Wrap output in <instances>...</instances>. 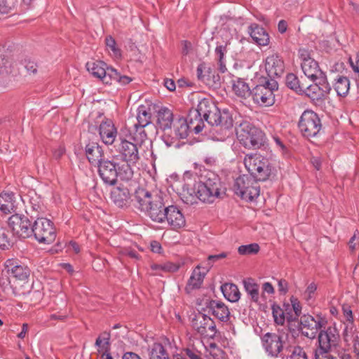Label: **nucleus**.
Segmentation results:
<instances>
[{"label": "nucleus", "instance_id": "1", "mask_svg": "<svg viewBox=\"0 0 359 359\" xmlns=\"http://www.w3.org/2000/svg\"><path fill=\"white\" fill-rule=\"evenodd\" d=\"M194 118L196 125L194 127L196 134L201 133L204 128L203 120L210 126H220L229 129L233 125V121L231 113L228 110L221 111L210 100L203 99L198 104L196 109L191 110L189 118L191 123H194Z\"/></svg>", "mask_w": 359, "mask_h": 359}, {"label": "nucleus", "instance_id": "2", "mask_svg": "<svg viewBox=\"0 0 359 359\" xmlns=\"http://www.w3.org/2000/svg\"><path fill=\"white\" fill-rule=\"evenodd\" d=\"M135 206L144 212L153 222L164 223L166 207L163 199L157 194H152L148 190L138 188L135 192Z\"/></svg>", "mask_w": 359, "mask_h": 359}, {"label": "nucleus", "instance_id": "3", "mask_svg": "<svg viewBox=\"0 0 359 359\" xmlns=\"http://www.w3.org/2000/svg\"><path fill=\"white\" fill-rule=\"evenodd\" d=\"M98 175L106 185L114 186L117 178L128 181L133 176V171L128 163H118L115 160H104L97 165Z\"/></svg>", "mask_w": 359, "mask_h": 359}, {"label": "nucleus", "instance_id": "4", "mask_svg": "<svg viewBox=\"0 0 359 359\" xmlns=\"http://www.w3.org/2000/svg\"><path fill=\"white\" fill-rule=\"evenodd\" d=\"M221 188L219 177L213 172H208L196 184L194 192L200 201L211 203L220 196Z\"/></svg>", "mask_w": 359, "mask_h": 359}, {"label": "nucleus", "instance_id": "5", "mask_svg": "<svg viewBox=\"0 0 359 359\" xmlns=\"http://www.w3.org/2000/svg\"><path fill=\"white\" fill-rule=\"evenodd\" d=\"M194 123H191L189 115L188 119L179 118L175 121L172 124V133L169 130L164 133L161 139L167 147L180 148L184 143H181L180 140L187 137L189 131L194 130V127L196 125V121L194 118Z\"/></svg>", "mask_w": 359, "mask_h": 359}, {"label": "nucleus", "instance_id": "6", "mask_svg": "<svg viewBox=\"0 0 359 359\" xmlns=\"http://www.w3.org/2000/svg\"><path fill=\"white\" fill-rule=\"evenodd\" d=\"M250 175L257 180L266 181L272 172V167L268 158L259 154H247L243 160Z\"/></svg>", "mask_w": 359, "mask_h": 359}, {"label": "nucleus", "instance_id": "7", "mask_svg": "<svg viewBox=\"0 0 359 359\" xmlns=\"http://www.w3.org/2000/svg\"><path fill=\"white\" fill-rule=\"evenodd\" d=\"M236 136L244 147L257 149L262 145L264 135L260 130L245 121L241 123L236 129Z\"/></svg>", "mask_w": 359, "mask_h": 359}, {"label": "nucleus", "instance_id": "8", "mask_svg": "<svg viewBox=\"0 0 359 359\" xmlns=\"http://www.w3.org/2000/svg\"><path fill=\"white\" fill-rule=\"evenodd\" d=\"M256 178L248 175L237 177L234 183V189L237 195L247 201H252L259 196L260 187Z\"/></svg>", "mask_w": 359, "mask_h": 359}, {"label": "nucleus", "instance_id": "9", "mask_svg": "<svg viewBox=\"0 0 359 359\" xmlns=\"http://www.w3.org/2000/svg\"><path fill=\"white\" fill-rule=\"evenodd\" d=\"M32 236L40 243L50 244L55 240L56 231L50 219L41 217L32 224Z\"/></svg>", "mask_w": 359, "mask_h": 359}, {"label": "nucleus", "instance_id": "10", "mask_svg": "<svg viewBox=\"0 0 359 359\" xmlns=\"http://www.w3.org/2000/svg\"><path fill=\"white\" fill-rule=\"evenodd\" d=\"M278 85L274 79L266 81L264 84L257 85L252 90L253 101L260 106H271L275 102L274 90Z\"/></svg>", "mask_w": 359, "mask_h": 359}, {"label": "nucleus", "instance_id": "11", "mask_svg": "<svg viewBox=\"0 0 359 359\" xmlns=\"http://www.w3.org/2000/svg\"><path fill=\"white\" fill-rule=\"evenodd\" d=\"M298 126L302 134L307 138L317 136L322 129L321 121L318 114L310 110H306L302 113Z\"/></svg>", "mask_w": 359, "mask_h": 359}, {"label": "nucleus", "instance_id": "12", "mask_svg": "<svg viewBox=\"0 0 359 359\" xmlns=\"http://www.w3.org/2000/svg\"><path fill=\"white\" fill-rule=\"evenodd\" d=\"M339 341V331L335 327L329 326L318 333L319 347L315 352V357L329 354L332 348H335Z\"/></svg>", "mask_w": 359, "mask_h": 359}, {"label": "nucleus", "instance_id": "13", "mask_svg": "<svg viewBox=\"0 0 359 359\" xmlns=\"http://www.w3.org/2000/svg\"><path fill=\"white\" fill-rule=\"evenodd\" d=\"M284 336L276 333L268 332L262 337L263 347L268 354L271 357H281L285 359L284 351H287L288 348H285Z\"/></svg>", "mask_w": 359, "mask_h": 359}, {"label": "nucleus", "instance_id": "14", "mask_svg": "<svg viewBox=\"0 0 359 359\" xmlns=\"http://www.w3.org/2000/svg\"><path fill=\"white\" fill-rule=\"evenodd\" d=\"M326 324L327 320L320 315L315 317L304 315L301 318L299 328L303 335L309 339H314Z\"/></svg>", "mask_w": 359, "mask_h": 359}, {"label": "nucleus", "instance_id": "15", "mask_svg": "<svg viewBox=\"0 0 359 359\" xmlns=\"http://www.w3.org/2000/svg\"><path fill=\"white\" fill-rule=\"evenodd\" d=\"M151 114L150 109L141 104L137 109V123L133 126V139L136 142H143L147 138L144 128L151 123Z\"/></svg>", "mask_w": 359, "mask_h": 359}, {"label": "nucleus", "instance_id": "16", "mask_svg": "<svg viewBox=\"0 0 359 359\" xmlns=\"http://www.w3.org/2000/svg\"><path fill=\"white\" fill-rule=\"evenodd\" d=\"M8 225L14 236L27 238L32 236V223L29 219L22 215L14 214L8 219Z\"/></svg>", "mask_w": 359, "mask_h": 359}, {"label": "nucleus", "instance_id": "17", "mask_svg": "<svg viewBox=\"0 0 359 359\" xmlns=\"http://www.w3.org/2000/svg\"><path fill=\"white\" fill-rule=\"evenodd\" d=\"M193 327L203 337L212 339L217 333L213 320L203 313H198L192 321Z\"/></svg>", "mask_w": 359, "mask_h": 359}, {"label": "nucleus", "instance_id": "18", "mask_svg": "<svg viewBox=\"0 0 359 359\" xmlns=\"http://www.w3.org/2000/svg\"><path fill=\"white\" fill-rule=\"evenodd\" d=\"M8 274L20 280H26L30 275L29 268L20 261L15 259H8L5 262Z\"/></svg>", "mask_w": 359, "mask_h": 359}, {"label": "nucleus", "instance_id": "19", "mask_svg": "<svg viewBox=\"0 0 359 359\" xmlns=\"http://www.w3.org/2000/svg\"><path fill=\"white\" fill-rule=\"evenodd\" d=\"M264 66L269 77H279L285 69L283 60L278 53L269 55L264 60Z\"/></svg>", "mask_w": 359, "mask_h": 359}, {"label": "nucleus", "instance_id": "20", "mask_svg": "<svg viewBox=\"0 0 359 359\" xmlns=\"http://www.w3.org/2000/svg\"><path fill=\"white\" fill-rule=\"evenodd\" d=\"M119 152L123 159L122 163H128L130 167L136 163L140 158L137 144L126 140L121 141Z\"/></svg>", "mask_w": 359, "mask_h": 359}, {"label": "nucleus", "instance_id": "21", "mask_svg": "<svg viewBox=\"0 0 359 359\" xmlns=\"http://www.w3.org/2000/svg\"><path fill=\"white\" fill-rule=\"evenodd\" d=\"M164 222L173 229H178L185 225V218L180 210L175 205H168L165 212Z\"/></svg>", "mask_w": 359, "mask_h": 359}, {"label": "nucleus", "instance_id": "22", "mask_svg": "<svg viewBox=\"0 0 359 359\" xmlns=\"http://www.w3.org/2000/svg\"><path fill=\"white\" fill-rule=\"evenodd\" d=\"M110 198L117 207L124 208L130 204V194L126 187L120 184L111 190Z\"/></svg>", "mask_w": 359, "mask_h": 359}, {"label": "nucleus", "instance_id": "23", "mask_svg": "<svg viewBox=\"0 0 359 359\" xmlns=\"http://www.w3.org/2000/svg\"><path fill=\"white\" fill-rule=\"evenodd\" d=\"M14 67L11 61L4 55H0V76L3 81L0 79V86L3 88L9 87L10 83L13 81V76L15 73Z\"/></svg>", "mask_w": 359, "mask_h": 359}, {"label": "nucleus", "instance_id": "24", "mask_svg": "<svg viewBox=\"0 0 359 359\" xmlns=\"http://www.w3.org/2000/svg\"><path fill=\"white\" fill-rule=\"evenodd\" d=\"M106 64L101 61L87 62L86 67L88 71L95 77L100 79L103 83H109L110 74V68H105Z\"/></svg>", "mask_w": 359, "mask_h": 359}, {"label": "nucleus", "instance_id": "25", "mask_svg": "<svg viewBox=\"0 0 359 359\" xmlns=\"http://www.w3.org/2000/svg\"><path fill=\"white\" fill-rule=\"evenodd\" d=\"M99 134L105 144H112L117 136V130L110 119L102 121L99 126Z\"/></svg>", "mask_w": 359, "mask_h": 359}, {"label": "nucleus", "instance_id": "26", "mask_svg": "<svg viewBox=\"0 0 359 359\" xmlns=\"http://www.w3.org/2000/svg\"><path fill=\"white\" fill-rule=\"evenodd\" d=\"M86 156L91 165H98L104 159V151L98 143L91 142L85 146Z\"/></svg>", "mask_w": 359, "mask_h": 359}, {"label": "nucleus", "instance_id": "27", "mask_svg": "<svg viewBox=\"0 0 359 359\" xmlns=\"http://www.w3.org/2000/svg\"><path fill=\"white\" fill-rule=\"evenodd\" d=\"M207 308L209 312L221 321L229 320L230 311L224 303L217 300H210L207 303Z\"/></svg>", "mask_w": 359, "mask_h": 359}, {"label": "nucleus", "instance_id": "28", "mask_svg": "<svg viewBox=\"0 0 359 359\" xmlns=\"http://www.w3.org/2000/svg\"><path fill=\"white\" fill-rule=\"evenodd\" d=\"M173 114L172 111L166 107H161L157 112L158 127L164 133L170 131L172 133V125L174 123Z\"/></svg>", "mask_w": 359, "mask_h": 359}, {"label": "nucleus", "instance_id": "29", "mask_svg": "<svg viewBox=\"0 0 359 359\" xmlns=\"http://www.w3.org/2000/svg\"><path fill=\"white\" fill-rule=\"evenodd\" d=\"M248 33L257 45L264 46L269 44V36L268 33L257 24H251L248 27Z\"/></svg>", "mask_w": 359, "mask_h": 359}, {"label": "nucleus", "instance_id": "30", "mask_svg": "<svg viewBox=\"0 0 359 359\" xmlns=\"http://www.w3.org/2000/svg\"><path fill=\"white\" fill-rule=\"evenodd\" d=\"M231 83L232 91L238 97L245 99L252 94V90L245 79L233 76Z\"/></svg>", "mask_w": 359, "mask_h": 359}, {"label": "nucleus", "instance_id": "31", "mask_svg": "<svg viewBox=\"0 0 359 359\" xmlns=\"http://www.w3.org/2000/svg\"><path fill=\"white\" fill-rule=\"evenodd\" d=\"M302 94L309 97L316 104H320L327 97V94L321 91L320 87L316 83L307 84L305 83Z\"/></svg>", "mask_w": 359, "mask_h": 359}, {"label": "nucleus", "instance_id": "32", "mask_svg": "<svg viewBox=\"0 0 359 359\" xmlns=\"http://www.w3.org/2000/svg\"><path fill=\"white\" fill-rule=\"evenodd\" d=\"M100 359H114L110 354V334L104 332L95 341Z\"/></svg>", "mask_w": 359, "mask_h": 359}, {"label": "nucleus", "instance_id": "33", "mask_svg": "<svg viewBox=\"0 0 359 359\" xmlns=\"http://www.w3.org/2000/svg\"><path fill=\"white\" fill-rule=\"evenodd\" d=\"M180 264L170 262L152 264L151 269L152 270L151 274L153 276H163L165 273H173L179 270Z\"/></svg>", "mask_w": 359, "mask_h": 359}, {"label": "nucleus", "instance_id": "34", "mask_svg": "<svg viewBox=\"0 0 359 359\" xmlns=\"http://www.w3.org/2000/svg\"><path fill=\"white\" fill-rule=\"evenodd\" d=\"M13 193H2L0 194V210L4 213L15 211Z\"/></svg>", "mask_w": 359, "mask_h": 359}, {"label": "nucleus", "instance_id": "35", "mask_svg": "<svg viewBox=\"0 0 359 359\" xmlns=\"http://www.w3.org/2000/svg\"><path fill=\"white\" fill-rule=\"evenodd\" d=\"M224 297L231 302H236L240 299L241 293L238 287L233 283H225L221 287Z\"/></svg>", "mask_w": 359, "mask_h": 359}, {"label": "nucleus", "instance_id": "36", "mask_svg": "<svg viewBox=\"0 0 359 359\" xmlns=\"http://www.w3.org/2000/svg\"><path fill=\"white\" fill-rule=\"evenodd\" d=\"M301 67L304 75L309 79L316 77V75L322 71L315 60L301 63Z\"/></svg>", "mask_w": 359, "mask_h": 359}, {"label": "nucleus", "instance_id": "37", "mask_svg": "<svg viewBox=\"0 0 359 359\" xmlns=\"http://www.w3.org/2000/svg\"><path fill=\"white\" fill-rule=\"evenodd\" d=\"M304 81H306L305 79L303 78L299 79L294 74H288L286 76V84L287 87L301 95H302L303 88L306 83Z\"/></svg>", "mask_w": 359, "mask_h": 359}, {"label": "nucleus", "instance_id": "38", "mask_svg": "<svg viewBox=\"0 0 359 359\" xmlns=\"http://www.w3.org/2000/svg\"><path fill=\"white\" fill-rule=\"evenodd\" d=\"M334 89L337 92V95L344 97L346 96L350 89L349 79L344 76H339L335 79L334 84Z\"/></svg>", "mask_w": 359, "mask_h": 359}, {"label": "nucleus", "instance_id": "39", "mask_svg": "<svg viewBox=\"0 0 359 359\" xmlns=\"http://www.w3.org/2000/svg\"><path fill=\"white\" fill-rule=\"evenodd\" d=\"M206 275L205 272H201L200 270V266H198L192 272L191 277L188 281V287H191V289H197L199 288L203 282V279Z\"/></svg>", "mask_w": 359, "mask_h": 359}, {"label": "nucleus", "instance_id": "40", "mask_svg": "<svg viewBox=\"0 0 359 359\" xmlns=\"http://www.w3.org/2000/svg\"><path fill=\"white\" fill-rule=\"evenodd\" d=\"M196 75L199 81L204 83L207 86L212 84L210 79L211 69L206 66L205 63H200L196 69Z\"/></svg>", "mask_w": 359, "mask_h": 359}, {"label": "nucleus", "instance_id": "41", "mask_svg": "<svg viewBox=\"0 0 359 359\" xmlns=\"http://www.w3.org/2000/svg\"><path fill=\"white\" fill-rule=\"evenodd\" d=\"M150 359H169L168 353L160 343H154L149 348Z\"/></svg>", "mask_w": 359, "mask_h": 359}, {"label": "nucleus", "instance_id": "42", "mask_svg": "<svg viewBox=\"0 0 359 359\" xmlns=\"http://www.w3.org/2000/svg\"><path fill=\"white\" fill-rule=\"evenodd\" d=\"M311 81L316 83L318 87H320L322 92H324L327 95L330 94L332 88L330 83H328L327 76L324 72L321 71L319 72L316 75V77H313L312 79H311Z\"/></svg>", "mask_w": 359, "mask_h": 359}, {"label": "nucleus", "instance_id": "43", "mask_svg": "<svg viewBox=\"0 0 359 359\" xmlns=\"http://www.w3.org/2000/svg\"><path fill=\"white\" fill-rule=\"evenodd\" d=\"M243 284L245 291L250 296L252 300L257 302L259 300V285L250 278L243 280Z\"/></svg>", "mask_w": 359, "mask_h": 359}, {"label": "nucleus", "instance_id": "44", "mask_svg": "<svg viewBox=\"0 0 359 359\" xmlns=\"http://www.w3.org/2000/svg\"><path fill=\"white\" fill-rule=\"evenodd\" d=\"M105 43L108 51L113 57L116 59L121 57V50L116 46V42L111 36H107L106 37Z\"/></svg>", "mask_w": 359, "mask_h": 359}, {"label": "nucleus", "instance_id": "45", "mask_svg": "<svg viewBox=\"0 0 359 359\" xmlns=\"http://www.w3.org/2000/svg\"><path fill=\"white\" fill-rule=\"evenodd\" d=\"M287 352L290 353V355H286L285 354V359H307L306 352L299 346L288 348Z\"/></svg>", "mask_w": 359, "mask_h": 359}, {"label": "nucleus", "instance_id": "46", "mask_svg": "<svg viewBox=\"0 0 359 359\" xmlns=\"http://www.w3.org/2000/svg\"><path fill=\"white\" fill-rule=\"evenodd\" d=\"M271 309L275 323L278 325H283L285 320L287 319L284 314L283 307H280L279 305L274 304L272 305Z\"/></svg>", "mask_w": 359, "mask_h": 359}, {"label": "nucleus", "instance_id": "47", "mask_svg": "<svg viewBox=\"0 0 359 359\" xmlns=\"http://www.w3.org/2000/svg\"><path fill=\"white\" fill-rule=\"evenodd\" d=\"M259 250V246L257 243H251L248 245H243L238 247V252L240 255H252L256 254Z\"/></svg>", "mask_w": 359, "mask_h": 359}, {"label": "nucleus", "instance_id": "48", "mask_svg": "<svg viewBox=\"0 0 359 359\" xmlns=\"http://www.w3.org/2000/svg\"><path fill=\"white\" fill-rule=\"evenodd\" d=\"M111 74H110L109 82L113 80L118 81L123 85L128 84L132 79L127 76H121L120 74L114 69H110Z\"/></svg>", "mask_w": 359, "mask_h": 359}, {"label": "nucleus", "instance_id": "49", "mask_svg": "<svg viewBox=\"0 0 359 359\" xmlns=\"http://www.w3.org/2000/svg\"><path fill=\"white\" fill-rule=\"evenodd\" d=\"M11 245V242L6 230L0 225V248L4 250Z\"/></svg>", "mask_w": 359, "mask_h": 359}, {"label": "nucleus", "instance_id": "50", "mask_svg": "<svg viewBox=\"0 0 359 359\" xmlns=\"http://www.w3.org/2000/svg\"><path fill=\"white\" fill-rule=\"evenodd\" d=\"M290 302L291 304H290L291 306V309L293 311L294 314L297 318L302 312V306L300 302L296 297L293 296L290 298Z\"/></svg>", "mask_w": 359, "mask_h": 359}, {"label": "nucleus", "instance_id": "51", "mask_svg": "<svg viewBox=\"0 0 359 359\" xmlns=\"http://www.w3.org/2000/svg\"><path fill=\"white\" fill-rule=\"evenodd\" d=\"M283 309L285 318L288 322H292L297 319L295 315L293 313V311L291 309V306L289 303H284Z\"/></svg>", "mask_w": 359, "mask_h": 359}, {"label": "nucleus", "instance_id": "52", "mask_svg": "<svg viewBox=\"0 0 359 359\" xmlns=\"http://www.w3.org/2000/svg\"><path fill=\"white\" fill-rule=\"evenodd\" d=\"M298 56L301 60V63L307 62V60H313V59L311 56L310 51L304 48H301L298 50Z\"/></svg>", "mask_w": 359, "mask_h": 359}, {"label": "nucleus", "instance_id": "53", "mask_svg": "<svg viewBox=\"0 0 359 359\" xmlns=\"http://www.w3.org/2000/svg\"><path fill=\"white\" fill-rule=\"evenodd\" d=\"M317 290V286L314 283L309 284L304 292V298L309 301L313 297V294Z\"/></svg>", "mask_w": 359, "mask_h": 359}, {"label": "nucleus", "instance_id": "54", "mask_svg": "<svg viewBox=\"0 0 359 359\" xmlns=\"http://www.w3.org/2000/svg\"><path fill=\"white\" fill-rule=\"evenodd\" d=\"M227 253L222 252L218 255H210L208 258V265L211 267L214 262L218 261L220 259L226 257Z\"/></svg>", "mask_w": 359, "mask_h": 359}, {"label": "nucleus", "instance_id": "55", "mask_svg": "<svg viewBox=\"0 0 359 359\" xmlns=\"http://www.w3.org/2000/svg\"><path fill=\"white\" fill-rule=\"evenodd\" d=\"M25 67L29 73L35 74L37 72V65L34 61L25 60Z\"/></svg>", "mask_w": 359, "mask_h": 359}, {"label": "nucleus", "instance_id": "56", "mask_svg": "<svg viewBox=\"0 0 359 359\" xmlns=\"http://www.w3.org/2000/svg\"><path fill=\"white\" fill-rule=\"evenodd\" d=\"M278 291L285 294L288 290V284L285 280L280 279L278 282Z\"/></svg>", "mask_w": 359, "mask_h": 359}, {"label": "nucleus", "instance_id": "57", "mask_svg": "<svg viewBox=\"0 0 359 359\" xmlns=\"http://www.w3.org/2000/svg\"><path fill=\"white\" fill-rule=\"evenodd\" d=\"M273 140L276 147L279 149V150L283 154H285L287 151V148L285 146V144H283V142H282V140H280V138H279L277 136H273Z\"/></svg>", "mask_w": 359, "mask_h": 359}, {"label": "nucleus", "instance_id": "58", "mask_svg": "<svg viewBox=\"0 0 359 359\" xmlns=\"http://www.w3.org/2000/svg\"><path fill=\"white\" fill-rule=\"evenodd\" d=\"M210 79L212 81V84L210 86L217 88L220 86V77L217 74H215L211 70V76Z\"/></svg>", "mask_w": 359, "mask_h": 359}, {"label": "nucleus", "instance_id": "59", "mask_svg": "<svg viewBox=\"0 0 359 359\" xmlns=\"http://www.w3.org/2000/svg\"><path fill=\"white\" fill-rule=\"evenodd\" d=\"M342 309L344 315L346 317L347 321L352 323L353 321V317L351 307L349 306H343Z\"/></svg>", "mask_w": 359, "mask_h": 359}, {"label": "nucleus", "instance_id": "60", "mask_svg": "<svg viewBox=\"0 0 359 359\" xmlns=\"http://www.w3.org/2000/svg\"><path fill=\"white\" fill-rule=\"evenodd\" d=\"M226 52V47L222 46V45H219V46H217L215 48V53L217 55V56L219 58V60H224V53Z\"/></svg>", "mask_w": 359, "mask_h": 359}, {"label": "nucleus", "instance_id": "61", "mask_svg": "<svg viewBox=\"0 0 359 359\" xmlns=\"http://www.w3.org/2000/svg\"><path fill=\"white\" fill-rule=\"evenodd\" d=\"M185 353L189 359H202L196 351L187 348Z\"/></svg>", "mask_w": 359, "mask_h": 359}, {"label": "nucleus", "instance_id": "62", "mask_svg": "<svg viewBox=\"0 0 359 359\" xmlns=\"http://www.w3.org/2000/svg\"><path fill=\"white\" fill-rule=\"evenodd\" d=\"M65 148L60 145L53 151V156L56 159H59L65 154Z\"/></svg>", "mask_w": 359, "mask_h": 359}, {"label": "nucleus", "instance_id": "63", "mask_svg": "<svg viewBox=\"0 0 359 359\" xmlns=\"http://www.w3.org/2000/svg\"><path fill=\"white\" fill-rule=\"evenodd\" d=\"M191 48H192V45L190 42H189L187 41H184L182 42V53L184 55H188L190 53Z\"/></svg>", "mask_w": 359, "mask_h": 359}, {"label": "nucleus", "instance_id": "64", "mask_svg": "<svg viewBox=\"0 0 359 359\" xmlns=\"http://www.w3.org/2000/svg\"><path fill=\"white\" fill-rule=\"evenodd\" d=\"M123 359H142L140 355L133 352L125 353L123 355Z\"/></svg>", "mask_w": 359, "mask_h": 359}]
</instances>
